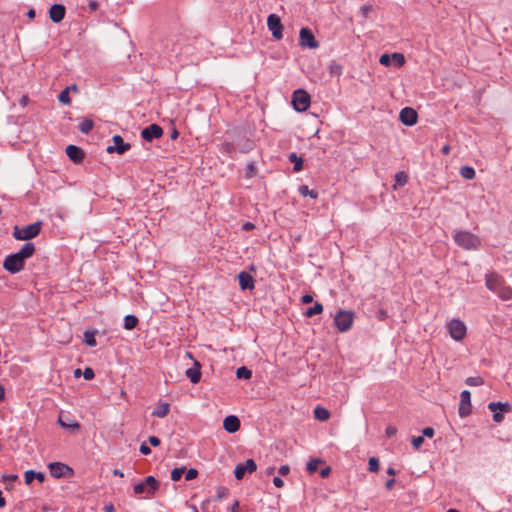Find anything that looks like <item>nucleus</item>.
I'll use <instances>...</instances> for the list:
<instances>
[{"instance_id": "obj_1", "label": "nucleus", "mask_w": 512, "mask_h": 512, "mask_svg": "<svg viewBox=\"0 0 512 512\" xmlns=\"http://www.w3.org/2000/svg\"><path fill=\"white\" fill-rule=\"evenodd\" d=\"M34 253L35 245L28 242L23 245L19 252L8 255L3 262V267L12 274L18 273L24 268L25 261Z\"/></svg>"}, {"instance_id": "obj_2", "label": "nucleus", "mask_w": 512, "mask_h": 512, "mask_svg": "<svg viewBox=\"0 0 512 512\" xmlns=\"http://www.w3.org/2000/svg\"><path fill=\"white\" fill-rule=\"evenodd\" d=\"M486 287L496 293L502 300H510L512 298V288L505 284L502 276L497 273H489L485 278Z\"/></svg>"}, {"instance_id": "obj_3", "label": "nucleus", "mask_w": 512, "mask_h": 512, "mask_svg": "<svg viewBox=\"0 0 512 512\" xmlns=\"http://www.w3.org/2000/svg\"><path fill=\"white\" fill-rule=\"evenodd\" d=\"M453 240L464 250H477L481 246L480 238L469 231H455Z\"/></svg>"}, {"instance_id": "obj_4", "label": "nucleus", "mask_w": 512, "mask_h": 512, "mask_svg": "<svg viewBox=\"0 0 512 512\" xmlns=\"http://www.w3.org/2000/svg\"><path fill=\"white\" fill-rule=\"evenodd\" d=\"M355 313L351 310H339L336 312L333 323L338 332L349 331L354 323Z\"/></svg>"}, {"instance_id": "obj_5", "label": "nucleus", "mask_w": 512, "mask_h": 512, "mask_svg": "<svg viewBox=\"0 0 512 512\" xmlns=\"http://www.w3.org/2000/svg\"><path fill=\"white\" fill-rule=\"evenodd\" d=\"M159 488V481L153 476H147L142 482L134 485L135 494H145L147 497L154 495Z\"/></svg>"}, {"instance_id": "obj_6", "label": "nucleus", "mask_w": 512, "mask_h": 512, "mask_svg": "<svg viewBox=\"0 0 512 512\" xmlns=\"http://www.w3.org/2000/svg\"><path fill=\"white\" fill-rule=\"evenodd\" d=\"M446 329L455 341H462L467 334V327L463 321L460 319H452L447 322Z\"/></svg>"}, {"instance_id": "obj_7", "label": "nucleus", "mask_w": 512, "mask_h": 512, "mask_svg": "<svg viewBox=\"0 0 512 512\" xmlns=\"http://www.w3.org/2000/svg\"><path fill=\"white\" fill-rule=\"evenodd\" d=\"M41 231V223L36 222L23 228H14L13 236L17 240H30L36 237Z\"/></svg>"}, {"instance_id": "obj_8", "label": "nucleus", "mask_w": 512, "mask_h": 512, "mask_svg": "<svg viewBox=\"0 0 512 512\" xmlns=\"http://www.w3.org/2000/svg\"><path fill=\"white\" fill-rule=\"evenodd\" d=\"M292 104L296 111L304 112L310 107V95L303 89L295 90L292 94Z\"/></svg>"}, {"instance_id": "obj_9", "label": "nucleus", "mask_w": 512, "mask_h": 512, "mask_svg": "<svg viewBox=\"0 0 512 512\" xmlns=\"http://www.w3.org/2000/svg\"><path fill=\"white\" fill-rule=\"evenodd\" d=\"M488 409L493 412V420L496 423H501L504 419V413L511 411V405L508 402H490Z\"/></svg>"}, {"instance_id": "obj_10", "label": "nucleus", "mask_w": 512, "mask_h": 512, "mask_svg": "<svg viewBox=\"0 0 512 512\" xmlns=\"http://www.w3.org/2000/svg\"><path fill=\"white\" fill-rule=\"evenodd\" d=\"M257 469L256 462L253 459H247L244 463H238L234 470V475L237 480L243 479L245 473H253Z\"/></svg>"}, {"instance_id": "obj_11", "label": "nucleus", "mask_w": 512, "mask_h": 512, "mask_svg": "<svg viewBox=\"0 0 512 512\" xmlns=\"http://www.w3.org/2000/svg\"><path fill=\"white\" fill-rule=\"evenodd\" d=\"M267 25L275 39H282L283 26L279 16H277L276 14H270L267 18Z\"/></svg>"}, {"instance_id": "obj_12", "label": "nucleus", "mask_w": 512, "mask_h": 512, "mask_svg": "<svg viewBox=\"0 0 512 512\" xmlns=\"http://www.w3.org/2000/svg\"><path fill=\"white\" fill-rule=\"evenodd\" d=\"M299 43L303 47L315 49L319 46L318 41L315 39L312 31L308 28H302L299 33Z\"/></svg>"}, {"instance_id": "obj_13", "label": "nucleus", "mask_w": 512, "mask_h": 512, "mask_svg": "<svg viewBox=\"0 0 512 512\" xmlns=\"http://www.w3.org/2000/svg\"><path fill=\"white\" fill-rule=\"evenodd\" d=\"M49 471L50 474L55 478L70 476L73 473V470L68 465L61 462H54L49 464Z\"/></svg>"}, {"instance_id": "obj_14", "label": "nucleus", "mask_w": 512, "mask_h": 512, "mask_svg": "<svg viewBox=\"0 0 512 512\" xmlns=\"http://www.w3.org/2000/svg\"><path fill=\"white\" fill-rule=\"evenodd\" d=\"M163 135V129L157 124H151L144 128L141 132V136L145 141L151 142L154 139H158Z\"/></svg>"}, {"instance_id": "obj_15", "label": "nucleus", "mask_w": 512, "mask_h": 512, "mask_svg": "<svg viewBox=\"0 0 512 512\" xmlns=\"http://www.w3.org/2000/svg\"><path fill=\"white\" fill-rule=\"evenodd\" d=\"M399 118L404 125L413 126L417 123L418 114L413 108L405 107L400 111Z\"/></svg>"}, {"instance_id": "obj_16", "label": "nucleus", "mask_w": 512, "mask_h": 512, "mask_svg": "<svg viewBox=\"0 0 512 512\" xmlns=\"http://www.w3.org/2000/svg\"><path fill=\"white\" fill-rule=\"evenodd\" d=\"M471 413V394L464 390L460 394L459 415L465 417Z\"/></svg>"}, {"instance_id": "obj_17", "label": "nucleus", "mask_w": 512, "mask_h": 512, "mask_svg": "<svg viewBox=\"0 0 512 512\" xmlns=\"http://www.w3.org/2000/svg\"><path fill=\"white\" fill-rule=\"evenodd\" d=\"M114 145L107 148L108 153L117 152L118 154H124L130 149V144L125 143L120 135H115L112 138Z\"/></svg>"}, {"instance_id": "obj_18", "label": "nucleus", "mask_w": 512, "mask_h": 512, "mask_svg": "<svg viewBox=\"0 0 512 512\" xmlns=\"http://www.w3.org/2000/svg\"><path fill=\"white\" fill-rule=\"evenodd\" d=\"M65 13L66 9L61 4H54L49 10L50 19L55 23L61 22L65 17Z\"/></svg>"}, {"instance_id": "obj_19", "label": "nucleus", "mask_w": 512, "mask_h": 512, "mask_svg": "<svg viewBox=\"0 0 512 512\" xmlns=\"http://www.w3.org/2000/svg\"><path fill=\"white\" fill-rule=\"evenodd\" d=\"M66 154L74 163H81L85 156L83 150L75 145H68Z\"/></svg>"}, {"instance_id": "obj_20", "label": "nucleus", "mask_w": 512, "mask_h": 512, "mask_svg": "<svg viewBox=\"0 0 512 512\" xmlns=\"http://www.w3.org/2000/svg\"><path fill=\"white\" fill-rule=\"evenodd\" d=\"M238 279H239V285H240L242 290H246V289L252 290V289H254V287H255V280H254V278L249 273L244 272V271L239 273Z\"/></svg>"}, {"instance_id": "obj_21", "label": "nucleus", "mask_w": 512, "mask_h": 512, "mask_svg": "<svg viewBox=\"0 0 512 512\" xmlns=\"http://www.w3.org/2000/svg\"><path fill=\"white\" fill-rule=\"evenodd\" d=\"M224 429L229 433H235L240 429V420L233 415L227 416L223 421Z\"/></svg>"}, {"instance_id": "obj_22", "label": "nucleus", "mask_w": 512, "mask_h": 512, "mask_svg": "<svg viewBox=\"0 0 512 512\" xmlns=\"http://www.w3.org/2000/svg\"><path fill=\"white\" fill-rule=\"evenodd\" d=\"M186 376L194 384L198 383L201 379L200 364L195 362L194 366L186 370Z\"/></svg>"}, {"instance_id": "obj_23", "label": "nucleus", "mask_w": 512, "mask_h": 512, "mask_svg": "<svg viewBox=\"0 0 512 512\" xmlns=\"http://www.w3.org/2000/svg\"><path fill=\"white\" fill-rule=\"evenodd\" d=\"M170 411L169 403L162 402L157 405V407L153 410L152 415L158 418H164L168 415Z\"/></svg>"}, {"instance_id": "obj_24", "label": "nucleus", "mask_w": 512, "mask_h": 512, "mask_svg": "<svg viewBox=\"0 0 512 512\" xmlns=\"http://www.w3.org/2000/svg\"><path fill=\"white\" fill-rule=\"evenodd\" d=\"M34 479H37L39 482H43L45 480V475L41 472H35L33 470H28L25 472L26 484H31Z\"/></svg>"}, {"instance_id": "obj_25", "label": "nucleus", "mask_w": 512, "mask_h": 512, "mask_svg": "<svg viewBox=\"0 0 512 512\" xmlns=\"http://www.w3.org/2000/svg\"><path fill=\"white\" fill-rule=\"evenodd\" d=\"M314 416L319 421H327L330 418V412L326 408L317 406L314 409Z\"/></svg>"}, {"instance_id": "obj_26", "label": "nucleus", "mask_w": 512, "mask_h": 512, "mask_svg": "<svg viewBox=\"0 0 512 512\" xmlns=\"http://www.w3.org/2000/svg\"><path fill=\"white\" fill-rule=\"evenodd\" d=\"M93 127L94 122L88 118H83L78 125L79 130L84 134H88L93 129Z\"/></svg>"}, {"instance_id": "obj_27", "label": "nucleus", "mask_w": 512, "mask_h": 512, "mask_svg": "<svg viewBox=\"0 0 512 512\" xmlns=\"http://www.w3.org/2000/svg\"><path fill=\"white\" fill-rule=\"evenodd\" d=\"M76 90V86H72V87H66L64 90H62L58 96V99L61 103L63 104H70L71 102V99H70V96H69V92L70 90Z\"/></svg>"}, {"instance_id": "obj_28", "label": "nucleus", "mask_w": 512, "mask_h": 512, "mask_svg": "<svg viewBox=\"0 0 512 512\" xmlns=\"http://www.w3.org/2000/svg\"><path fill=\"white\" fill-rule=\"evenodd\" d=\"M138 324V318L134 315H127L124 318V328L127 330L134 329Z\"/></svg>"}, {"instance_id": "obj_29", "label": "nucleus", "mask_w": 512, "mask_h": 512, "mask_svg": "<svg viewBox=\"0 0 512 512\" xmlns=\"http://www.w3.org/2000/svg\"><path fill=\"white\" fill-rule=\"evenodd\" d=\"M289 160L294 163V168L293 170L295 172H299L303 169V160L297 156L296 153H291L289 155Z\"/></svg>"}, {"instance_id": "obj_30", "label": "nucleus", "mask_w": 512, "mask_h": 512, "mask_svg": "<svg viewBox=\"0 0 512 512\" xmlns=\"http://www.w3.org/2000/svg\"><path fill=\"white\" fill-rule=\"evenodd\" d=\"M323 312V305L316 302L313 307H310L306 310V317H313L314 315L321 314Z\"/></svg>"}, {"instance_id": "obj_31", "label": "nucleus", "mask_w": 512, "mask_h": 512, "mask_svg": "<svg viewBox=\"0 0 512 512\" xmlns=\"http://www.w3.org/2000/svg\"><path fill=\"white\" fill-rule=\"evenodd\" d=\"M460 175L468 180H471L475 177V170L470 166H463L460 168Z\"/></svg>"}, {"instance_id": "obj_32", "label": "nucleus", "mask_w": 512, "mask_h": 512, "mask_svg": "<svg viewBox=\"0 0 512 512\" xmlns=\"http://www.w3.org/2000/svg\"><path fill=\"white\" fill-rule=\"evenodd\" d=\"M407 182H408V175L405 172H403V171L398 172L395 175V185H394V188H396V186H404Z\"/></svg>"}, {"instance_id": "obj_33", "label": "nucleus", "mask_w": 512, "mask_h": 512, "mask_svg": "<svg viewBox=\"0 0 512 512\" xmlns=\"http://www.w3.org/2000/svg\"><path fill=\"white\" fill-rule=\"evenodd\" d=\"M329 73L331 76L340 77L342 74V67L335 61L331 62L328 67Z\"/></svg>"}, {"instance_id": "obj_34", "label": "nucleus", "mask_w": 512, "mask_h": 512, "mask_svg": "<svg viewBox=\"0 0 512 512\" xmlns=\"http://www.w3.org/2000/svg\"><path fill=\"white\" fill-rule=\"evenodd\" d=\"M236 376L239 379H250L252 377V371L250 369L242 366L237 369Z\"/></svg>"}, {"instance_id": "obj_35", "label": "nucleus", "mask_w": 512, "mask_h": 512, "mask_svg": "<svg viewBox=\"0 0 512 512\" xmlns=\"http://www.w3.org/2000/svg\"><path fill=\"white\" fill-rule=\"evenodd\" d=\"M84 340L85 343L90 347H95L97 345L94 331H86L84 333Z\"/></svg>"}, {"instance_id": "obj_36", "label": "nucleus", "mask_w": 512, "mask_h": 512, "mask_svg": "<svg viewBox=\"0 0 512 512\" xmlns=\"http://www.w3.org/2000/svg\"><path fill=\"white\" fill-rule=\"evenodd\" d=\"M299 193L302 196H310L313 199H316L318 197V192L315 190H310L306 185H301L299 187Z\"/></svg>"}, {"instance_id": "obj_37", "label": "nucleus", "mask_w": 512, "mask_h": 512, "mask_svg": "<svg viewBox=\"0 0 512 512\" xmlns=\"http://www.w3.org/2000/svg\"><path fill=\"white\" fill-rule=\"evenodd\" d=\"M391 62H393L395 66L400 68L405 64V57L402 53H393Z\"/></svg>"}, {"instance_id": "obj_38", "label": "nucleus", "mask_w": 512, "mask_h": 512, "mask_svg": "<svg viewBox=\"0 0 512 512\" xmlns=\"http://www.w3.org/2000/svg\"><path fill=\"white\" fill-rule=\"evenodd\" d=\"M229 496V489L225 486H219L216 489V500H222Z\"/></svg>"}, {"instance_id": "obj_39", "label": "nucleus", "mask_w": 512, "mask_h": 512, "mask_svg": "<svg viewBox=\"0 0 512 512\" xmlns=\"http://www.w3.org/2000/svg\"><path fill=\"white\" fill-rule=\"evenodd\" d=\"M321 463H322V461H321V460H319V459H313V460L309 461V462L307 463V467H306V468H307V471H308L310 474L315 473V472L317 471V469H318L319 464H321Z\"/></svg>"}, {"instance_id": "obj_40", "label": "nucleus", "mask_w": 512, "mask_h": 512, "mask_svg": "<svg viewBox=\"0 0 512 512\" xmlns=\"http://www.w3.org/2000/svg\"><path fill=\"white\" fill-rule=\"evenodd\" d=\"M185 472V467H177V468H174L172 469L171 471V479L173 481H179L182 477V475L184 474Z\"/></svg>"}, {"instance_id": "obj_41", "label": "nucleus", "mask_w": 512, "mask_h": 512, "mask_svg": "<svg viewBox=\"0 0 512 512\" xmlns=\"http://www.w3.org/2000/svg\"><path fill=\"white\" fill-rule=\"evenodd\" d=\"M484 383V380L480 376L476 377H468L466 379V384L469 386H480Z\"/></svg>"}, {"instance_id": "obj_42", "label": "nucleus", "mask_w": 512, "mask_h": 512, "mask_svg": "<svg viewBox=\"0 0 512 512\" xmlns=\"http://www.w3.org/2000/svg\"><path fill=\"white\" fill-rule=\"evenodd\" d=\"M369 470L371 472H377L379 470V460L375 457H371L368 462Z\"/></svg>"}, {"instance_id": "obj_43", "label": "nucleus", "mask_w": 512, "mask_h": 512, "mask_svg": "<svg viewBox=\"0 0 512 512\" xmlns=\"http://www.w3.org/2000/svg\"><path fill=\"white\" fill-rule=\"evenodd\" d=\"M391 59H392V55H389V54H382L380 56V59H379V62L381 65L383 66H390L391 65Z\"/></svg>"}, {"instance_id": "obj_44", "label": "nucleus", "mask_w": 512, "mask_h": 512, "mask_svg": "<svg viewBox=\"0 0 512 512\" xmlns=\"http://www.w3.org/2000/svg\"><path fill=\"white\" fill-rule=\"evenodd\" d=\"M197 476H198V471L196 469H194V468H191V469L187 470L186 473H185V479L187 481L193 480Z\"/></svg>"}, {"instance_id": "obj_45", "label": "nucleus", "mask_w": 512, "mask_h": 512, "mask_svg": "<svg viewBox=\"0 0 512 512\" xmlns=\"http://www.w3.org/2000/svg\"><path fill=\"white\" fill-rule=\"evenodd\" d=\"M83 376L86 380H92L95 377V373L92 368L87 367L83 372Z\"/></svg>"}, {"instance_id": "obj_46", "label": "nucleus", "mask_w": 512, "mask_h": 512, "mask_svg": "<svg viewBox=\"0 0 512 512\" xmlns=\"http://www.w3.org/2000/svg\"><path fill=\"white\" fill-rule=\"evenodd\" d=\"M424 439L422 436H417L412 439V445L415 449H419L423 444Z\"/></svg>"}, {"instance_id": "obj_47", "label": "nucleus", "mask_w": 512, "mask_h": 512, "mask_svg": "<svg viewBox=\"0 0 512 512\" xmlns=\"http://www.w3.org/2000/svg\"><path fill=\"white\" fill-rule=\"evenodd\" d=\"M148 441L153 447H157L161 443L160 439L157 436H149Z\"/></svg>"}, {"instance_id": "obj_48", "label": "nucleus", "mask_w": 512, "mask_h": 512, "mask_svg": "<svg viewBox=\"0 0 512 512\" xmlns=\"http://www.w3.org/2000/svg\"><path fill=\"white\" fill-rule=\"evenodd\" d=\"M59 423L64 428H76L78 429L80 425L77 422H74L73 424H66V422H63L61 418H59Z\"/></svg>"}, {"instance_id": "obj_49", "label": "nucleus", "mask_w": 512, "mask_h": 512, "mask_svg": "<svg viewBox=\"0 0 512 512\" xmlns=\"http://www.w3.org/2000/svg\"><path fill=\"white\" fill-rule=\"evenodd\" d=\"M140 452L143 455H149L151 453V449L146 443H142L140 446Z\"/></svg>"}, {"instance_id": "obj_50", "label": "nucleus", "mask_w": 512, "mask_h": 512, "mask_svg": "<svg viewBox=\"0 0 512 512\" xmlns=\"http://www.w3.org/2000/svg\"><path fill=\"white\" fill-rule=\"evenodd\" d=\"M330 473H331V467L330 466H326L323 469H321L320 476L322 478H327L330 475Z\"/></svg>"}, {"instance_id": "obj_51", "label": "nucleus", "mask_w": 512, "mask_h": 512, "mask_svg": "<svg viewBox=\"0 0 512 512\" xmlns=\"http://www.w3.org/2000/svg\"><path fill=\"white\" fill-rule=\"evenodd\" d=\"M385 432H386V435H387L388 437H392V436L396 435V433H397V429H396V427H394V426H388V427L386 428V431H385Z\"/></svg>"}, {"instance_id": "obj_52", "label": "nucleus", "mask_w": 512, "mask_h": 512, "mask_svg": "<svg viewBox=\"0 0 512 512\" xmlns=\"http://www.w3.org/2000/svg\"><path fill=\"white\" fill-rule=\"evenodd\" d=\"M423 435L426 437H433L434 436V429L431 427H426L422 431Z\"/></svg>"}, {"instance_id": "obj_53", "label": "nucleus", "mask_w": 512, "mask_h": 512, "mask_svg": "<svg viewBox=\"0 0 512 512\" xmlns=\"http://www.w3.org/2000/svg\"><path fill=\"white\" fill-rule=\"evenodd\" d=\"M278 472L280 475L285 476L290 472V467L288 465H283L279 468Z\"/></svg>"}, {"instance_id": "obj_54", "label": "nucleus", "mask_w": 512, "mask_h": 512, "mask_svg": "<svg viewBox=\"0 0 512 512\" xmlns=\"http://www.w3.org/2000/svg\"><path fill=\"white\" fill-rule=\"evenodd\" d=\"M301 301L304 304H309L313 301V296L310 294H305L301 297Z\"/></svg>"}, {"instance_id": "obj_55", "label": "nucleus", "mask_w": 512, "mask_h": 512, "mask_svg": "<svg viewBox=\"0 0 512 512\" xmlns=\"http://www.w3.org/2000/svg\"><path fill=\"white\" fill-rule=\"evenodd\" d=\"M273 483L277 488H282L284 486V481L280 477H274Z\"/></svg>"}, {"instance_id": "obj_56", "label": "nucleus", "mask_w": 512, "mask_h": 512, "mask_svg": "<svg viewBox=\"0 0 512 512\" xmlns=\"http://www.w3.org/2000/svg\"><path fill=\"white\" fill-rule=\"evenodd\" d=\"M394 483H395V479L394 478H391L389 480L386 481L385 483V486L388 490H391L394 486Z\"/></svg>"}, {"instance_id": "obj_57", "label": "nucleus", "mask_w": 512, "mask_h": 512, "mask_svg": "<svg viewBox=\"0 0 512 512\" xmlns=\"http://www.w3.org/2000/svg\"><path fill=\"white\" fill-rule=\"evenodd\" d=\"M99 7V4L96 1L89 2V8L91 11H96Z\"/></svg>"}, {"instance_id": "obj_58", "label": "nucleus", "mask_w": 512, "mask_h": 512, "mask_svg": "<svg viewBox=\"0 0 512 512\" xmlns=\"http://www.w3.org/2000/svg\"><path fill=\"white\" fill-rule=\"evenodd\" d=\"M239 509H240V506H239V502L236 500L232 506H231V512H239Z\"/></svg>"}, {"instance_id": "obj_59", "label": "nucleus", "mask_w": 512, "mask_h": 512, "mask_svg": "<svg viewBox=\"0 0 512 512\" xmlns=\"http://www.w3.org/2000/svg\"><path fill=\"white\" fill-rule=\"evenodd\" d=\"M450 150V145L447 144L442 147L441 152L443 155H448L450 153Z\"/></svg>"}, {"instance_id": "obj_60", "label": "nucleus", "mask_w": 512, "mask_h": 512, "mask_svg": "<svg viewBox=\"0 0 512 512\" xmlns=\"http://www.w3.org/2000/svg\"><path fill=\"white\" fill-rule=\"evenodd\" d=\"M254 228V224L251 222H246L243 224V229L246 231L252 230Z\"/></svg>"}, {"instance_id": "obj_61", "label": "nucleus", "mask_w": 512, "mask_h": 512, "mask_svg": "<svg viewBox=\"0 0 512 512\" xmlns=\"http://www.w3.org/2000/svg\"><path fill=\"white\" fill-rule=\"evenodd\" d=\"M29 98L27 95H24L20 100V105L25 107L28 104Z\"/></svg>"}, {"instance_id": "obj_62", "label": "nucleus", "mask_w": 512, "mask_h": 512, "mask_svg": "<svg viewBox=\"0 0 512 512\" xmlns=\"http://www.w3.org/2000/svg\"><path fill=\"white\" fill-rule=\"evenodd\" d=\"M104 511H105V512H114V511H115V509H114V506H113L112 504H109V505H106V506L104 507Z\"/></svg>"}, {"instance_id": "obj_63", "label": "nucleus", "mask_w": 512, "mask_h": 512, "mask_svg": "<svg viewBox=\"0 0 512 512\" xmlns=\"http://www.w3.org/2000/svg\"><path fill=\"white\" fill-rule=\"evenodd\" d=\"M6 505V500L2 495V491L0 490V507L3 508Z\"/></svg>"}, {"instance_id": "obj_64", "label": "nucleus", "mask_w": 512, "mask_h": 512, "mask_svg": "<svg viewBox=\"0 0 512 512\" xmlns=\"http://www.w3.org/2000/svg\"><path fill=\"white\" fill-rule=\"evenodd\" d=\"M113 474H114L115 476H118V477H121V478H122V477H124V473H123L121 470H119V469H115V470L113 471Z\"/></svg>"}]
</instances>
